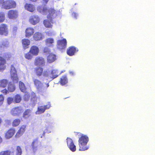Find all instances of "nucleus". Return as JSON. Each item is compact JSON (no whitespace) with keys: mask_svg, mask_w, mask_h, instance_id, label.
Listing matches in <instances>:
<instances>
[{"mask_svg":"<svg viewBox=\"0 0 155 155\" xmlns=\"http://www.w3.org/2000/svg\"><path fill=\"white\" fill-rule=\"evenodd\" d=\"M15 132V128H11L8 130L5 134V137L7 139L12 138L14 135Z\"/></svg>","mask_w":155,"mask_h":155,"instance_id":"nucleus-13","label":"nucleus"},{"mask_svg":"<svg viewBox=\"0 0 155 155\" xmlns=\"http://www.w3.org/2000/svg\"><path fill=\"white\" fill-rule=\"evenodd\" d=\"M51 8L48 10L46 7L40 6L37 7V10L40 13L44 14L48 12L49 13V11Z\"/></svg>","mask_w":155,"mask_h":155,"instance_id":"nucleus-23","label":"nucleus"},{"mask_svg":"<svg viewBox=\"0 0 155 155\" xmlns=\"http://www.w3.org/2000/svg\"><path fill=\"white\" fill-rule=\"evenodd\" d=\"M12 58V55L8 53H5L3 57L0 56V71L3 72L6 68V61L10 60Z\"/></svg>","mask_w":155,"mask_h":155,"instance_id":"nucleus-3","label":"nucleus"},{"mask_svg":"<svg viewBox=\"0 0 155 155\" xmlns=\"http://www.w3.org/2000/svg\"><path fill=\"white\" fill-rule=\"evenodd\" d=\"M50 106V104H48L46 105L38 107V108L36 112V113L37 114H42L45 112L46 109H49Z\"/></svg>","mask_w":155,"mask_h":155,"instance_id":"nucleus-15","label":"nucleus"},{"mask_svg":"<svg viewBox=\"0 0 155 155\" xmlns=\"http://www.w3.org/2000/svg\"><path fill=\"white\" fill-rule=\"evenodd\" d=\"M67 145L69 149L72 152H74L76 150V146L74 145L73 140L70 138H67Z\"/></svg>","mask_w":155,"mask_h":155,"instance_id":"nucleus-14","label":"nucleus"},{"mask_svg":"<svg viewBox=\"0 0 155 155\" xmlns=\"http://www.w3.org/2000/svg\"><path fill=\"white\" fill-rule=\"evenodd\" d=\"M5 19V14L2 12H0V23L3 22Z\"/></svg>","mask_w":155,"mask_h":155,"instance_id":"nucleus-37","label":"nucleus"},{"mask_svg":"<svg viewBox=\"0 0 155 155\" xmlns=\"http://www.w3.org/2000/svg\"><path fill=\"white\" fill-rule=\"evenodd\" d=\"M45 42L46 45H48L49 47H53V44L54 43V40L53 38H50L46 39Z\"/></svg>","mask_w":155,"mask_h":155,"instance_id":"nucleus-29","label":"nucleus"},{"mask_svg":"<svg viewBox=\"0 0 155 155\" xmlns=\"http://www.w3.org/2000/svg\"><path fill=\"white\" fill-rule=\"evenodd\" d=\"M45 62L44 58L40 57H37L36 58L34 61L35 65L37 67L40 65L44 66L45 65Z\"/></svg>","mask_w":155,"mask_h":155,"instance_id":"nucleus-11","label":"nucleus"},{"mask_svg":"<svg viewBox=\"0 0 155 155\" xmlns=\"http://www.w3.org/2000/svg\"><path fill=\"white\" fill-rule=\"evenodd\" d=\"M21 123V120L19 119H15L13 120L12 123L13 127H15L19 125Z\"/></svg>","mask_w":155,"mask_h":155,"instance_id":"nucleus-32","label":"nucleus"},{"mask_svg":"<svg viewBox=\"0 0 155 155\" xmlns=\"http://www.w3.org/2000/svg\"><path fill=\"white\" fill-rule=\"evenodd\" d=\"M8 81L6 79L0 80V87L5 88L6 87L9 83Z\"/></svg>","mask_w":155,"mask_h":155,"instance_id":"nucleus-27","label":"nucleus"},{"mask_svg":"<svg viewBox=\"0 0 155 155\" xmlns=\"http://www.w3.org/2000/svg\"><path fill=\"white\" fill-rule=\"evenodd\" d=\"M34 73L38 77L42 76L46 77L48 76V72L47 71H44V69L41 66H38L34 68Z\"/></svg>","mask_w":155,"mask_h":155,"instance_id":"nucleus-5","label":"nucleus"},{"mask_svg":"<svg viewBox=\"0 0 155 155\" xmlns=\"http://www.w3.org/2000/svg\"><path fill=\"white\" fill-rule=\"evenodd\" d=\"M29 51L32 55L37 56L39 53V49L38 47L33 45L31 47Z\"/></svg>","mask_w":155,"mask_h":155,"instance_id":"nucleus-20","label":"nucleus"},{"mask_svg":"<svg viewBox=\"0 0 155 155\" xmlns=\"http://www.w3.org/2000/svg\"><path fill=\"white\" fill-rule=\"evenodd\" d=\"M60 84L62 86H63L66 84L68 83V79L66 75L62 76L60 78L59 81Z\"/></svg>","mask_w":155,"mask_h":155,"instance_id":"nucleus-28","label":"nucleus"},{"mask_svg":"<svg viewBox=\"0 0 155 155\" xmlns=\"http://www.w3.org/2000/svg\"><path fill=\"white\" fill-rule=\"evenodd\" d=\"M44 35L40 32H36L33 35L34 40L36 41L41 40L44 38Z\"/></svg>","mask_w":155,"mask_h":155,"instance_id":"nucleus-17","label":"nucleus"},{"mask_svg":"<svg viewBox=\"0 0 155 155\" xmlns=\"http://www.w3.org/2000/svg\"><path fill=\"white\" fill-rule=\"evenodd\" d=\"M49 0H43V1L46 4L47 3Z\"/></svg>","mask_w":155,"mask_h":155,"instance_id":"nucleus-49","label":"nucleus"},{"mask_svg":"<svg viewBox=\"0 0 155 155\" xmlns=\"http://www.w3.org/2000/svg\"><path fill=\"white\" fill-rule=\"evenodd\" d=\"M56 59V55L52 53H50L47 57V61L49 63H53Z\"/></svg>","mask_w":155,"mask_h":155,"instance_id":"nucleus-19","label":"nucleus"},{"mask_svg":"<svg viewBox=\"0 0 155 155\" xmlns=\"http://www.w3.org/2000/svg\"><path fill=\"white\" fill-rule=\"evenodd\" d=\"M35 32L33 28H27L25 30V35L26 37L29 38Z\"/></svg>","mask_w":155,"mask_h":155,"instance_id":"nucleus-24","label":"nucleus"},{"mask_svg":"<svg viewBox=\"0 0 155 155\" xmlns=\"http://www.w3.org/2000/svg\"><path fill=\"white\" fill-rule=\"evenodd\" d=\"M7 121H8V122H10V121H9V120H7Z\"/></svg>","mask_w":155,"mask_h":155,"instance_id":"nucleus-53","label":"nucleus"},{"mask_svg":"<svg viewBox=\"0 0 155 155\" xmlns=\"http://www.w3.org/2000/svg\"><path fill=\"white\" fill-rule=\"evenodd\" d=\"M27 125H22L19 128L15 135V137L18 138L22 136L26 130Z\"/></svg>","mask_w":155,"mask_h":155,"instance_id":"nucleus-10","label":"nucleus"},{"mask_svg":"<svg viewBox=\"0 0 155 155\" xmlns=\"http://www.w3.org/2000/svg\"><path fill=\"white\" fill-rule=\"evenodd\" d=\"M4 100V97L3 95H0V106L3 104Z\"/></svg>","mask_w":155,"mask_h":155,"instance_id":"nucleus-44","label":"nucleus"},{"mask_svg":"<svg viewBox=\"0 0 155 155\" xmlns=\"http://www.w3.org/2000/svg\"><path fill=\"white\" fill-rule=\"evenodd\" d=\"M31 110L29 109L25 110L23 114L22 117L25 119H28L31 116Z\"/></svg>","mask_w":155,"mask_h":155,"instance_id":"nucleus-26","label":"nucleus"},{"mask_svg":"<svg viewBox=\"0 0 155 155\" xmlns=\"http://www.w3.org/2000/svg\"><path fill=\"white\" fill-rule=\"evenodd\" d=\"M19 87L21 91L25 92L26 91V88L24 84L21 81L19 82Z\"/></svg>","mask_w":155,"mask_h":155,"instance_id":"nucleus-33","label":"nucleus"},{"mask_svg":"<svg viewBox=\"0 0 155 155\" xmlns=\"http://www.w3.org/2000/svg\"><path fill=\"white\" fill-rule=\"evenodd\" d=\"M2 142V137L0 136V144H1Z\"/></svg>","mask_w":155,"mask_h":155,"instance_id":"nucleus-51","label":"nucleus"},{"mask_svg":"<svg viewBox=\"0 0 155 155\" xmlns=\"http://www.w3.org/2000/svg\"><path fill=\"white\" fill-rule=\"evenodd\" d=\"M33 81L35 85L38 89L41 88L43 86V84L39 80L37 79H33Z\"/></svg>","mask_w":155,"mask_h":155,"instance_id":"nucleus-25","label":"nucleus"},{"mask_svg":"<svg viewBox=\"0 0 155 155\" xmlns=\"http://www.w3.org/2000/svg\"><path fill=\"white\" fill-rule=\"evenodd\" d=\"M39 142L37 140H34L32 143L31 147L32 150V153L35 154L37 151L38 150V147Z\"/></svg>","mask_w":155,"mask_h":155,"instance_id":"nucleus-18","label":"nucleus"},{"mask_svg":"<svg viewBox=\"0 0 155 155\" xmlns=\"http://www.w3.org/2000/svg\"><path fill=\"white\" fill-rule=\"evenodd\" d=\"M21 43L23 49L25 50L29 48L30 41L28 39H24L22 40Z\"/></svg>","mask_w":155,"mask_h":155,"instance_id":"nucleus-22","label":"nucleus"},{"mask_svg":"<svg viewBox=\"0 0 155 155\" xmlns=\"http://www.w3.org/2000/svg\"><path fill=\"white\" fill-rule=\"evenodd\" d=\"M40 21L39 17L37 15L31 16L29 20V22L33 25H35L38 23Z\"/></svg>","mask_w":155,"mask_h":155,"instance_id":"nucleus-12","label":"nucleus"},{"mask_svg":"<svg viewBox=\"0 0 155 155\" xmlns=\"http://www.w3.org/2000/svg\"><path fill=\"white\" fill-rule=\"evenodd\" d=\"M56 71L54 70H52L51 72V74L52 75V78L54 79L58 76V75L56 74Z\"/></svg>","mask_w":155,"mask_h":155,"instance_id":"nucleus-43","label":"nucleus"},{"mask_svg":"<svg viewBox=\"0 0 155 155\" xmlns=\"http://www.w3.org/2000/svg\"><path fill=\"white\" fill-rule=\"evenodd\" d=\"M50 52L49 49L47 47H45L43 49V52L45 54H48Z\"/></svg>","mask_w":155,"mask_h":155,"instance_id":"nucleus-45","label":"nucleus"},{"mask_svg":"<svg viewBox=\"0 0 155 155\" xmlns=\"http://www.w3.org/2000/svg\"><path fill=\"white\" fill-rule=\"evenodd\" d=\"M8 85V90L9 92H12L15 90V87L12 82H9Z\"/></svg>","mask_w":155,"mask_h":155,"instance_id":"nucleus-31","label":"nucleus"},{"mask_svg":"<svg viewBox=\"0 0 155 155\" xmlns=\"http://www.w3.org/2000/svg\"><path fill=\"white\" fill-rule=\"evenodd\" d=\"M7 101L8 104H10L13 102L14 99L12 97H8L7 98Z\"/></svg>","mask_w":155,"mask_h":155,"instance_id":"nucleus-41","label":"nucleus"},{"mask_svg":"<svg viewBox=\"0 0 155 155\" xmlns=\"http://www.w3.org/2000/svg\"><path fill=\"white\" fill-rule=\"evenodd\" d=\"M18 29V28L16 26H14L13 28V31L14 32H16Z\"/></svg>","mask_w":155,"mask_h":155,"instance_id":"nucleus-48","label":"nucleus"},{"mask_svg":"<svg viewBox=\"0 0 155 155\" xmlns=\"http://www.w3.org/2000/svg\"><path fill=\"white\" fill-rule=\"evenodd\" d=\"M25 98L26 97L27 98H28V100L29 99V96H28V95H25Z\"/></svg>","mask_w":155,"mask_h":155,"instance_id":"nucleus-50","label":"nucleus"},{"mask_svg":"<svg viewBox=\"0 0 155 155\" xmlns=\"http://www.w3.org/2000/svg\"><path fill=\"white\" fill-rule=\"evenodd\" d=\"M11 152L8 150L2 151L0 152V155H10Z\"/></svg>","mask_w":155,"mask_h":155,"instance_id":"nucleus-36","label":"nucleus"},{"mask_svg":"<svg viewBox=\"0 0 155 155\" xmlns=\"http://www.w3.org/2000/svg\"><path fill=\"white\" fill-rule=\"evenodd\" d=\"M2 122V118L0 117V126Z\"/></svg>","mask_w":155,"mask_h":155,"instance_id":"nucleus-52","label":"nucleus"},{"mask_svg":"<svg viewBox=\"0 0 155 155\" xmlns=\"http://www.w3.org/2000/svg\"><path fill=\"white\" fill-rule=\"evenodd\" d=\"M24 7L25 10L31 12H34L35 9L34 5L31 4L26 3L25 4Z\"/></svg>","mask_w":155,"mask_h":155,"instance_id":"nucleus-21","label":"nucleus"},{"mask_svg":"<svg viewBox=\"0 0 155 155\" xmlns=\"http://www.w3.org/2000/svg\"><path fill=\"white\" fill-rule=\"evenodd\" d=\"M11 78L13 83H18V77L17 73H11Z\"/></svg>","mask_w":155,"mask_h":155,"instance_id":"nucleus-30","label":"nucleus"},{"mask_svg":"<svg viewBox=\"0 0 155 155\" xmlns=\"http://www.w3.org/2000/svg\"><path fill=\"white\" fill-rule=\"evenodd\" d=\"M78 51V49L74 46L69 47L67 49V53L68 55L71 56Z\"/></svg>","mask_w":155,"mask_h":155,"instance_id":"nucleus-16","label":"nucleus"},{"mask_svg":"<svg viewBox=\"0 0 155 155\" xmlns=\"http://www.w3.org/2000/svg\"><path fill=\"white\" fill-rule=\"evenodd\" d=\"M17 73V71L14 65H12L11 66L10 73Z\"/></svg>","mask_w":155,"mask_h":155,"instance_id":"nucleus-40","label":"nucleus"},{"mask_svg":"<svg viewBox=\"0 0 155 155\" xmlns=\"http://www.w3.org/2000/svg\"><path fill=\"white\" fill-rule=\"evenodd\" d=\"M72 15L75 18H77V17L78 16V15L77 14L74 12L72 14Z\"/></svg>","mask_w":155,"mask_h":155,"instance_id":"nucleus-47","label":"nucleus"},{"mask_svg":"<svg viewBox=\"0 0 155 155\" xmlns=\"http://www.w3.org/2000/svg\"><path fill=\"white\" fill-rule=\"evenodd\" d=\"M21 97L20 95L17 94L14 97V101L15 103H19L21 102Z\"/></svg>","mask_w":155,"mask_h":155,"instance_id":"nucleus-35","label":"nucleus"},{"mask_svg":"<svg viewBox=\"0 0 155 155\" xmlns=\"http://www.w3.org/2000/svg\"><path fill=\"white\" fill-rule=\"evenodd\" d=\"M67 41L66 39L63 38L57 41V47L60 50L65 49L67 46Z\"/></svg>","mask_w":155,"mask_h":155,"instance_id":"nucleus-7","label":"nucleus"},{"mask_svg":"<svg viewBox=\"0 0 155 155\" xmlns=\"http://www.w3.org/2000/svg\"><path fill=\"white\" fill-rule=\"evenodd\" d=\"M22 153V150L21 147L18 146L16 148V155H21Z\"/></svg>","mask_w":155,"mask_h":155,"instance_id":"nucleus-39","label":"nucleus"},{"mask_svg":"<svg viewBox=\"0 0 155 155\" xmlns=\"http://www.w3.org/2000/svg\"><path fill=\"white\" fill-rule=\"evenodd\" d=\"M8 33V26L5 24H2L0 25V35L7 36Z\"/></svg>","mask_w":155,"mask_h":155,"instance_id":"nucleus-9","label":"nucleus"},{"mask_svg":"<svg viewBox=\"0 0 155 155\" xmlns=\"http://www.w3.org/2000/svg\"><path fill=\"white\" fill-rule=\"evenodd\" d=\"M32 55L29 51L28 53L25 54V57L26 59L31 60L32 58Z\"/></svg>","mask_w":155,"mask_h":155,"instance_id":"nucleus-38","label":"nucleus"},{"mask_svg":"<svg viewBox=\"0 0 155 155\" xmlns=\"http://www.w3.org/2000/svg\"><path fill=\"white\" fill-rule=\"evenodd\" d=\"M9 46V42L7 41H3L2 42L0 45V48H4L8 47Z\"/></svg>","mask_w":155,"mask_h":155,"instance_id":"nucleus-34","label":"nucleus"},{"mask_svg":"<svg viewBox=\"0 0 155 155\" xmlns=\"http://www.w3.org/2000/svg\"><path fill=\"white\" fill-rule=\"evenodd\" d=\"M8 18L10 19H16L18 17V12L16 10H9L7 14Z\"/></svg>","mask_w":155,"mask_h":155,"instance_id":"nucleus-8","label":"nucleus"},{"mask_svg":"<svg viewBox=\"0 0 155 155\" xmlns=\"http://www.w3.org/2000/svg\"><path fill=\"white\" fill-rule=\"evenodd\" d=\"M89 138L86 135H82L78 140L79 150L84 151L88 149L86 145L88 141Z\"/></svg>","mask_w":155,"mask_h":155,"instance_id":"nucleus-4","label":"nucleus"},{"mask_svg":"<svg viewBox=\"0 0 155 155\" xmlns=\"http://www.w3.org/2000/svg\"><path fill=\"white\" fill-rule=\"evenodd\" d=\"M37 98L35 96L32 97L31 98V102L32 104H35L37 102Z\"/></svg>","mask_w":155,"mask_h":155,"instance_id":"nucleus-42","label":"nucleus"},{"mask_svg":"<svg viewBox=\"0 0 155 155\" xmlns=\"http://www.w3.org/2000/svg\"><path fill=\"white\" fill-rule=\"evenodd\" d=\"M57 12L54 8H51L49 11V14L47 16L48 19L44 20V25L47 28H51L52 27V19L57 16Z\"/></svg>","mask_w":155,"mask_h":155,"instance_id":"nucleus-1","label":"nucleus"},{"mask_svg":"<svg viewBox=\"0 0 155 155\" xmlns=\"http://www.w3.org/2000/svg\"><path fill=\"white\" fill-rule=\"evenodd\" d=\"M16 5V2L14 0H0V6L5 10L15 8Z\"/></svg>","mask_w":155,"mask_h":155,"instance_id":"nucleus-2","label":"nucleus"},{"mask_svg":"<svg viewBox=\"0 0 155 155\" xmlns=\"http://www.w3.org/2000/svg\"><path fill=\"white\" fill-rule=\"evenodd\" d=\"M1 92L4 95H6L8 93H9V91L8 89L7 90L6 88H4L3 90L1 91Z\"/></svg>","mask_w":155,"mask_h":155,"instance_id":"nucleus-46","label":"nucleus"},{"mask_svg":"<svg viewBox=\"0 0 155 155\" xmlns=\"http://www.w3.org/2000/svg\"><path fill=\"white\" fill-rule=\"evenodd\" d=\"M23 111V109L21 107H17L13 108L11 110V114L14 116H18Z\"/></svg>","mask_w":155,"mask_h":155,"instance_id":"nucleus-6","label":"nucleus"}]
</instances>
